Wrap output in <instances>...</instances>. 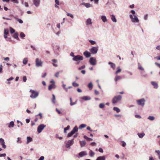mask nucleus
Returning a JSON list of instances; mask_svg holds the SVG:
<instances>
[{"instance_id":"obj_28","label":"nucleus","mask_w":160,"mask_h":160,"mask_svg":"<svg viewBox=\"0 0 160 160\" xmlns=\"http://www.w3.org/2000/svg\"><path fill=\"white\" fill-rule=\"evenodd\" d=\"M82 99L85 100H89L91 99L90 98L87 96H84L82 97Z\"/></svg>"},{"instance_id":"obj_12","label":"nucleus","mask_w":160,"mask_h":160,"mask_svg":"<svg viewBox=\"0 0 160 160\" xmlns=\"http://www.w3.org/2000/svg\"><path fill=\"white\" fill-rule=\"evenodd\" d=\"M87 154V152L85 151L81 152L78 153V155L80 157H82Z\"/></svg>"},{"instance_id":"obj_36","label":"nucleus","mask_w":160,"mask_h":160,"mask_svg":"<svg viewBox=\"0 0 160 160\" xmlns=\"http://www.w3.org/2000/svg\"><path fill=\"white\" fill-rule=\"evenodd\" d=\"M117 69V70L116 72V74H117L121 71V69L119 67H118Z\"/></svg>"},{"instance_id":"obj_16","label":"nucleus","mask_w":160,"mask_h":160,"mask_svg":"<svg viewBox=\"0 0 160 160\" xmlns=\"http://www.w3.org/2000/svg\"><path fill=\"white\" fill-rule=\"evenodd\" d=\"M40 2V0H33L34 4L37 7L38 6Z\"/></svg>"},{"instance_id":"obj_17","label":"nucleus","mask_w":160,"mask_h":160,"mask_svg":"<svg viewBox=\"0 0 160 160\" xmlns=\"http://www.w3.org/2000/svg\"><path fill=\"white\" fill-rule=\"evenodd\" d=\"M108 64L110 65L111 67L113 69H115L116 66H115V64H114L112 62H108Z\"/></svg>"},{"instance_id":"obj_1","label":"nucleus","mask_w":160,"mask_h":160,"mask_svg":"<svg viewBox=\"0 0 160 160\" xmlns=\"http://www.w3.org/2000/svg\"><path fill=\"white\" fill-rule=\"evenodd\" d=\"M122 98L121 95L115 96L112 100V103L114 104L117 102L121 100Z\"/></svg>"},{"instance_id":"obj_41","label":"nucleus","mask_w":160,"mask_h":160,"mask_svg":"<svg viewBox=\"0 0 160 160\" xmlns=\"http://www.w3.org/2000/svg\"><path fill=\"white\" fill-rule=\"evenodd\" d=\"M72 85L73 86L75 87H77L79 86V84L78 83H76L75 82H72Z\"/></svg>"},{"instance_id":"obj_4","label":"nucleus","mask_w":160,"mask_h":160,"mask_svg":"<svg viewBox=\"0 0 160 160\" xmlns=\"http://www.w3.org/2000/svg\"><path fill=\"white\" fill-rule=\"evenodd\" d=\"M78 131V128L77 126L75 127L72 130L71 132L68 133L67 135V137H71L72 135L74 134L76 132H77Z\"/></svg>"},{"instance_id":"obj_23","label":"nucleus","mask_w":160,"mask_h":160,"mask_svg":"<svg viewBox=\"0 0 160 160\" xmlns=\"http://www.w3.org/2000/svg\"><path fill=\"white\" fill-rule=\"evenodd\" d=\"M52 62H53L52 63V64L53 66L57 67L58 66V65L57 64H55V63L57 62V61L56 59H53L52 60Z\"/></svg>"},{"instance_id":"obj_64","label":"nucleus","mask_w":160,"mask_h":160,"mask_svg":"<svg viewBox=\"0 0 160 160\" xmlns=\"http://www.w3.org/2000/svg\"><path fill=\"white\" fill-rule=\"evenodd\" d=\"M155 65L160 68V64L158 63V62H156L155 63Z\"/></svg>"},{"instance_id":"obj_33","label":"nucleus","mask_w":160,"mask_h":160,"mask_svg":"<svg viewBox=\"0 0 160 160\" xmlns=\"http://www.w3.org/2000/svg\"><path fill=\"white\" fill-rule=\"evenodd\" d=\"M32 138L30 137H27V143H29V142H31L32 141Z\"/></svg>"},{"instance_id":"obj_29","label":"nucleus","mask_w":160,"mask_h":160,"mask_svg":"<svg viewBox=\"0 0 160 160\" xmlns=\"http://www.w3.org/2000/svg\"><path fill=\"white\" fill-rule=\"evenodd\" d=\"M55 2L56 3L55 5V7L56 8H58V5H59V2L58 0H55Z\"/></svg>"},{"instance_id":"obj_31","label":"nucleus","mask_w":160,"mask_h":160,"mask_svg":"<svg viewBox=\"0 0 160 160\" xmlns=\"http://www.w3.org/2000/svg\"><path fill=\"white\" fill-rule=\"evenodd\" d=\"M54 88V84H52L50 85L48 87V90H51L52 88Z\"/></svg>"},{"instance_id":"obj_22","label":"nucleus","mask_w":160,"mask_h":160,"mask_svg":"<svg viewBox=\"0 0 160 160\" xmlns=\"http://www.w3.org/2000/svg\"><path fill=\"white\" fill-rule=\"evenodd\" d=\"M105 160V157L104 156L99 157L97 158V159H96V160Z\"/></svg>"},{"instance_id":"obj_48","label":"nucleus","mask_w":160,"mask_h":160,"mask_svg":"<svg viewBox=\"0 0 160 160\" xmlns=\"http://www.w3.org/2000/svg\"><path fill=\"white\" fill-rule=\"evenodd\" d=\"M89 42H90L92 45H94L96 44V42L92 40H89Z\"/></svg>"},{"instance_id":"obj_54","label":"nucleus","mask_w":160,"mask_h":160,"mask_svg":"<svg viewBox=\"0 0 160 160\" xmlns=\"http://www.w3.org/2000/svg\"><path fill=\"white\" fill-rule=\"evenodd\" d=\"M23 82H26L27 80V78L26 76H23Z\"/></svg>"},{"instance_id":"obj_13","label":"nucleus","mask_w":160,"mask_h":160,"mask_svg":"<svg viewBox=\"0 0 160 160\" xmlns=\"http://www.w3.org/2000/svg\"><path fill=\"white\" fill-rule=\"evenodd\" d=\"M74 139H72L71 140L68 141L66 144V146L67 147H69L70 146H71L73 144L74 142Z\"/></svg>"},{"instance_id":"obj_25","label":"nucleus","mask_w":160,"mask_h":160,"mask_svg":"<svg viewBox=\"0 0 160 160\" xmlns=\"http://www.w3.org/2000/svg\"><path fill=\"white\" fill-rule=\"evenodd\" d=\"M86 23L87 25L91 24L92 23L91 19L90 18L88 19L87 20Z\"/></svg>"},{"instance_id":"obj_26","label":"nucleus","mask_w":160,"mask_h":160,"mask_svg":"<svg viewBox=\"0 0 160 160\" xmlns=\"http://www.w3.org/2000/svg\"><path fill=\"white\" fill-rule=\"evenodd\" d=\"M14 124L13 121H11L10 122L8 127L10 128L13 127L14 126Z\"/></svg>"},{"instance_id":"obj_21","label":"nucleus","mask_w":160,"mask_h":160,"mask_svg":"<svg viewBox=\"0 0 160 160\" xmlns=\"http://www.w3.org/2000/svg\"><path fill=\"white\" fill-rule=\"evenodd\" d=\"M111 19L113 22H117L115 16H114V15H111Z\"/></svg>"},{"instance_id":"obj_34","label":"nucleus","mask_w":160,"mask_h":160,"mask_svg":"<svg viewBox=\"0 0 160 160\" xmlns=\"http://www.w3.org/2000/svg\"><path fill=\"white\" fill-rule=\"evenodd\" d=\"M148 119L151 121H153L154 120L155 117L152 116H149L148 117Z\"/></svg>"},{"instance_id":"obj_62","label":"nucleus","mask_w":160,"mask_h":160,"mask_svg":"<svg viewBox=\"0 0 160 160\" xmlns=\"http://www.w3.org/2000/svg\"><path fill=\"white\" fill-rule=\"evenodd\" d=\"M6 155V154L4 153V154H0V157H5Z\"/></svg>"},{"instance_id":"obj_63","label":"nucleus","mask_w":160,"mask_h":160,"mask_svg":"<svg viewBox=\"0 0 160 160\" xmlns=\"http://www.w3.org/2000/svg\"><path fill=\"white\" fill-rule=\"evenodd\" d=\"M91 145L92 146H95L96 145V143L95 142H92L91 143Z\"/></svg>"},{"instance_id":"obj_27","label":"nucleus","mask_w":160,"mask_h":160,"mask_svg":"<svg viewBox=\"0 0 160 160\" xmlns=\"http://www.w3.org/2000/svg\"><path fill=\"white\" fill-rule=\"evenodd\" d=\"M138 135L140 138H142L145 135V133H138Z\"/></svg>"},{"instance_id":"obj_52","label":"nucleus","mask_w":160,"mask_h":160,"mask_svg":"<svg viewBox=\"0 0 160 160\" xmlns=\"http://www.w3.org/2000/svg\"><path fill=\"white\" fill-rule=\"evenodd\" d=\"M17 142L18 143H21V139L20 138H17Z\"/></svg>"},{"instance_id":"obj_58","label":"nucleus","mask_w":160,"mask_h":160,"mask_svg":"<svg viewBox=\"0 0 160 160\" xmlns=\"http://www.w3.org/2000/svg\"><path fill=\"white\" fill-rule=\"evenodd\" d=\"M155 59H156L158 60H160V55L158 56L157 57H154Z\"/></svg>"},{"instance_id":"obj_40","label":"nucleus","mask_w":160,"mask_h":160,"mask_svg":"<svg viewBox=\"0 0 160 160\" xmlns=\"http://www.w3.org/2000/svg\"><path fill=\"white\" fill-rule=\"evenodd\" d=\"M52 102L54 103H55V96L54 94H52Z\"/></svg>"},{"instance_id":"obj_53","label":"nucleus","mask_w":160,"mask_h":160,"mask_svg":"<svg viewBox=\"0 0 160 160\" xmlns=\"http://www.w3.org/2000/svg\"><path fill=\"white\" fill-rule=\"evenodd\" d=\"M5 142H4L1 144L2 146V148H5L6 147V146L5 145Z\"/></svg>"},{"instance_id":"obj_47","label":"nucleus","mask_w":160,"mask_h":160,"mask_svg":"<svg viewBox=\"0 0 160 160\" xmlns=\"http://www.w3.org/2000/svg\"><path fill=\"white\" fill-rule=\"evenodd\" d=\"M67 15L68 16H69V17H71L72 18H73V15L72 14H71L70 13L67 12Z\"/></svg>"},{"instance_id":"obj_6","label":"nucleus","mask_w":160,"mask_h":160,"mask_svg":"<svg viewBox=\"0 0 160 160\" xmlns=\"http://www.w3.org/2000/svg\"><path fill=\"white\" fill-rule=\"evenodd\" d=\"M134 18H133L132 15H130V18L131 19V21L133 22H139V20L138 19L137 17L135 15H134Z\"/></svg>"},{"instance_id":"obj_30","label":"nucleus","mask_w":160,"mask_h":160,"mask_svg":"<svg viewBox=\"0 0 160 160\" xmlns=\"http://www.w3.org/2000/svg\"><path fill=\"white\" fill-rule=\"evenodd\" d=\"M113 109L116 111L118 113L120 112V109L117 107H114L113 108Z\"/></svg>"},{"instance_id":"obj_45","label":"nucleus","mask_w":160,"mask_h":160,"mask_svg":"<svg viewBox=\"0 0 160 160\" xmlns=\"http://www.w3.org/2000/svg\"><path fill=\"white\" fill-rule=\"evenodd\" d=\"M20 37L22 38L25 37V35L23 32H21L20 34Z\"/></svg>"},{"instance_id":"obj_46","label":"nucleus","mask_w":160,"mask_h":160,"mask_svg":"<svg viewBox=\"0 0 160 160\" xmlns=\"http://www.w3.org/2000/svg\"><path fill=\"white\" fill-rule=\"evenodd\" d=\"M10 33H14L15 31V30L13 28H12L11 27H10Z\"/></svg>"},{"instance_id":"obj_2","label":"nucleus","mask_w":160,"mask_h":160,"mask_svg":"<svg viewBox=\"0 0 160 160\" xmlns=\"http://www.w3.org/2000/svg\"><path fill=\"white\" fill-rule=\"evenodd\" d=\"M83 59V57L82 56H80L79 55H78L76 56L72 59L73 60L77 61V64H78L79 63V62H78L79 60H82Z\"/></svg>"},{"instance_id":"obj_37","label":"nucleus","mask_w":160,"mask_h":160,"mask_svg":"<svg viewBox=\"0 0 160 160\" xmlns=\"http://www.w3.org/2000/svg\"><path fill=\"white\" fill-rule=\"evenodd\" d=\"M138 69L140 70H143L144 69L141 66L140 63H138Z\"/></svg>"},{"instance_id":"obj_38","label":"nucleus","mask_w":160,"mask_h":160,"mask_svg":"<svg viewBox=\"0 0 160 160\" xmlns=\"http://www.w3.org/2000/svg\"><path fill=\"white\" fill-rule=\"evenodd\" d=\"M70 128V126L69 125H68L66 128H65L64 129V132L66 133V131L68 130Z\"/></svg>"},{"instance_id":"obj_5","label":"nucleus","mask_w":160,"mask_h":160,"mask_svg":"<svg viewBox=\"0 0 160 160\" xmlns=\"http://www.w3.org/2000/svg\"><path fill=\"white\" fill-rule=\"evenodd\" d=\"M136 101L138 105H141L142 107H143L145 104V100L144 98H142L137 100Z\"/></svg>"},{"instance_id":"obj_19","label":"nucleus","mask_w":160,"mask_h":160,"mask_svg":"<svg viewBox=\"0 0 160 160\" xmlns=\"http://www.w3.org/2000/svg\"><path fill=\"white\" fill-rule=\"evenodd\" d=\"M81 147H83L86 144V142L85 141H82L80 142Z\"/></svg>"},{"instance_id":"obj_10","label":"nucleus","mask_w":160,"mask_h":160,"mask_svg":"<svg viewBox=\"0 0 160 160\" xmlns=\"http://www.w3.org/2000/svg\"><path fill=\"white\" fill-rule=\"evenodd\" d=\"M90 62L91 65H94L96 64V60L93 58H91L90 59Z\"/></svg>"},{"instance_id":"obj_60","label":"nucleus","mask_w":160,"mask_h":160,"mask_svg":"<svg viewBox=\"0 0 160 160\" xmlns=\"http://www.w3.org/2000/svg\"><path fill=\"white\" fill-rule=\"evenodd\" d=\"M98 150H99V152H103V150L101 148H99Z\"/></svg>"},{"instance_id":"obj_57","label":"nucleus","mask_w":160,"mask_h":160,"mask_svg":"<svg viewBox=\"0 0 160 160\" xmlns=\"http://www.w3.org/2000/svg\"><path fill=\"white\" fill-rule=\"evenodd\" d=\"M85 65H83L82 66V67H79V68H78V69L79 70H81L82 69H83V68H85Z\"/></svg>"},{"instance_id":"obj_42","label":"nucleus","mask_w":160,"mask_h":160,"mask_svg":"<svg viewBox=\"0 0 160 160\" xmlns=\"http://www.w3.org/2000/svg\"><path fill=\"white\" fill-rule=\"evenodd\" d=\"M155 152L158 154V158L160 159V151L159 150H156Z\"/></svg>"},{"instance_id":"obj_39","label":"nucleus","mask_w":160,"mask_h":160,"mask_svg":"<svg viewBox=\"0 0 160 160\" xmlns=\"http://www.w3.org/2000/svg\"><path fill=\"white\" fill-rule=\"evenodd\" d=\"M105 106V105L104 104L102 103H101L99 104V107L101 108H104Z\"/></svg>"},{"instance_id":"obj_15","label":"nucleus","mask_w":160,"mask_h":160,"mask_svg":"<svg viewBox=\"0 0 160 160\" xmlns=\"http://www.w3.org/2000/svg\"><path fill=\"white\" fill-rule=\"evenodd\" d=\"M151 83L155 88L157 89L158 88V86L157 82H152Z\"/></svg>"},{"instance_id":"obj_18","label":"nucleus","mask_w":160,"mask_h":160,"mask_svg":"<svg viewBox=\"0 0 160 160\" xmlns=\"http://www.w3.org/2000/svg\"><path fill=\"white\" fill-rule=\"evenodd\" d=\"M101 18L102 21L104 22H106L107 21V19L106 18V17L105 16H102L101 17Z\"/></svg>"},{"instance_id":"obj_49","label":"nucleus","mask_w":160,"mask_h":160,"mask_svg":"<svg viewBox=\"0 0 160 160\" xmlns=\"http://www.w3.org/2000/svg\"><path fill=\"white\" fill-rule=\"evenodd\" d=\"M94 153L93 152L92 150L90 151V156L91 157H93L94 155Z\"/></svg>"},{"instance_id":"obj_3","label":"nucleus","mask_w":160,"mask_h":160,"mask_svg":"<svg viewBox=\"0 0 160 160\" xmlns=\"http://www.w3.org/2000/svg\"><path fill=\"white\" fill-rule=\"evenodd\" d=\"M30 92L32 93L30 97L32 98H35L38 95V93L33 90L31 89L30 90Z\"/></svg>"},{"instance_id":"obj_7","label":"nucleus","mask_w":160,"mask_h":160,"mask_svg":"<svg viewBox=\"0 0 160 160\" xmlns=\"http://www.w3.org/2000/svg\"><path fill=\"white\" fill-rule=\"evenodd\" d=\"M46 127V125L41 124L38 126L37 128V131L38 133L41 132L42 130Z\"/></svg>"},{"instance_id":"obj_50","label":"nucleus","mask_w":160,"mask_h":160,"mask_svg":"<svg viewBox=\"0 0 160 160\" xmlns=\"http://www.w3.org/2000/svg\"><path fill=\"white\" fill-rule=\"evenodd\" d=\"M16 20L19 22L20 23H23V21L21 19L18 18H16Z\"/></svg>"},{"instance_id":"obj_8","label":"nucleus","mask_w":160,"mask_h":160,"mask_svg":"<svg viewBox=\"0 0 160 160\" xmlns=\"http://www.w3.org/2000/svg\"><path fill=\"white\" fill-rule=\"evenodd\" d=\"M42 62L38 58H37L36 59V65L37 67L42 66Z\"/></svg>"},{"instance_id":"obj_24","label":"nucleus","mask_w":160,"mask_h":160,"mask_svg":"<svg viewBox=\"0 0 160 160\" xmlns=\"http://www.w3.org/2000/svg\"><path fill=\"white\" fill-rule=\"evenodd\" d=\"M122 78V77L120 76H117L115 78V81L116 82H117L118 80L121 79Z\"/></svg>"},{"instance_id":"obj_59","label":"nucleus","mask_w":160,"mask_h":160,"mask_svg":"<svg viewBox=\"0 0 160 160\" xmlns=\"http://www.w3.org/2000/svg\"><path fill=\"white\" fill-rule=\"evenodd\" d=\"M44 157L42 156L38 160H43L44 159Z\"/></svg>"},{"instance_id":"obj_43","label":"nucleus","mask_w":160,"mask_h":160,"mask_svg":"<svg viewBox=\"0 0 160 160\" xmlns=\"http://www.w3.org/2000/svg\"><path fill=\"white\" fill-rule=\"evenodd\" d=\"M8 29H4V34L8 35Z\"/></svg>"},{"instance_id":"obj_44","label":"nucleus","mask_w":160,"mask_h":160,"mask_svg":"<svg viewBox=\"0 0 160 160\" xmlns=\"http://www.w3.org/2000/svg\"><path fill=\"white\" fill-rule=\"evenodd\" d=\"M88 86L89 88L92 89L93 87V85L91 82H90L88 84Z\"/></svg>"},{"instance_id":"obj_51","label":"nucleus","mask_w":160,"mask_h":160,"mask_svg":"<svg viewBox=\"0 0 160 160\" xmlns=\"http://www.w3.org/2000/svg\"><path fill=\"white\" fill-rule=\"evenodd\" d=\"M84 5L87 8H89L90 7V4L89 3H84Z\"/></svg>"},{"instance_id":"obj_14","label":"nucleus","mask_w":160,"mask_h":160,"mask_svg":"<svg viewBox=\"0 0 160 160\" xmlns=\"http://www.w3.org/2000/svg\"><path fill=\"white\" fill-rule=\"evenodd\" d=\"M83 54L86 58H89L91 56L90 53L87 51H86L84 52Z\"/></svg>"},{"instance_id":"obj_20","label":"nucleus","mask_w":160,"mask_h":160,"mask_svg":"<svg viewBox=\"0 0 160 160\" xmlns=\"http://www.w3.org/2000/svg\"><path fill=\"white\" fill-rule=\"evenodd\" d=\"M18 34L17 32H15L13 35V37L17 40L19 39V38L18 37Z\"/></svg>"},{"instance_id":"obj_56","label":"nucleus","mask_w":160,"mask_h":160,"mask_svg":"<svg viewBox=\"0 0 160 160\" xmlns=\"http://www.w3.org/2000/svg\"><path fill=\"white\" fill-rule=\"evenodd\" d=\"M12 2L16 3H18V0H11Z\"/></svg>"},{"instance_id":"obj_35","label":"nucleus","mask_w":160,"mask_h":160,"mask_svg":"<svg viewBox=\"0 0 160 160\" xmlns=\"http://www.w3.org/2000/svg\"><path fill=\"white\" fill-rule=\"evenodd\" d=\"M86 126V125L85 124H82L79 127V129H82V128H85Z\"/></svg>"},{"instance_id":"obj_32","label":"nucleus","mask_w":160,"mask_h":160,"mask_svg":"<svg viewBox=\"0 0 160 160\" xmlns=\"http://www.w3.org/2000/svg\"><path fill=\"white\" fill-rule=\"evenodd\" d=\"M28 61V59L27 58H25L23 59V63L24 64L26 65Z\"/></svg>"},{"instance_id":"obj_55","label":"nucleus","mask_w":160,"mask_h":160,"mask_svg":"<svg viewBox=\"0 0 160 160\" xmlns=\"http://www.w3.org/2000/svg\"><path fill=\"white\" fill-rule=\"evenodd\" d=\"M4 142V140L2 138H0V142L1 143V144H2Z\"/></svg>"},{"instance_id":"obj_9","label":"nucleus","mask_w":160,"mask_h":160,"mask_svg":"<svg viewBox=\"0 0 160 160\" xmlns=\"http://www.w3.org/2000/svg\"><path fill=\"white\" fill-rule=\"evenodd\" d=\"M98 50V48L96 47H93L91 49L90 51L92 53L94 54H96L97 53Z\"/></svg>"},{"instance_id":"obj_61","label":"nucleus","mask_w":160,"mask_h":160,"mask_svg":"<svg viewBox=\"0 0 160 160\" xmlns=\"http://www.w3.org/2000/svg\"><path fill=\"white\" fill-rule=\"evenodd\" d=\"M59 74V72H57L55 74V76L56 77H58V76Z\"/></svg>"},{"instance_id":"obj_11","label":"nucleus","mask_w":160,"mask_h":160,"mask_svg":"<svg viewBox=\"0 0 160 160\" xmlns=\"http://www.w3.org/2000/svg\"><path fill=\"white\" fill-rule=\"evenodd\" d=\"M42 118V115L41 113H39L36 116V118L35 121L36 122L38 121V119H41Z\"/></svg>"}]
</instances>
